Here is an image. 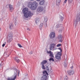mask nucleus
I'll return each mask as SVG.
<instances>
[{"label": "nucleus", "mask_w": 80, "mask_h": 80, "mask_svg": "<svg viewBox=\"0 0 80 80\" xmlns=\"http://www.w3.org/2000/svg\"><path fill=\"white\" fill-rule=\"evenodd\" d=\"M28 9L27 8H25L22 10V12L24 14V16L25 18L31 17L33 16V13L31 11H28Z\"/></svg>", "instance_id": "1"}, {"label": "nucleus", "mask_w": 80, "mask_h": 80, "mask_svg": "<svg viewBox=\"0 0 80 80\" xmlns=\"http://www.w3.org/2000/svg\"><path fill=\"white\" fill-rule=\"evenodd\" d=\"M37 2L36 1H34L33 2H28V6L32 10H36L37 8Z\"/></svg>", "instance_id": "2"}, {"label": "nucleus", "mask_w": 80, "mask_h": 80, "mask_svg": "<svg viewBox=\"0 0 80 80\" xmlns=\"http://www.w3.org/2000/svg\"><path fill=\"white\" fill-rule=\"evenodd\" d=\"M80 21V12L78 14V16L76 17V19L74 20V22L73 25H75V26H77L78 24V22Z\"/></svg>", "instance_id": "3"}, {"label": "nucleus", "mask_w": 80, "mask_h": 80, "mask_svg": "<svg viewBox=\"0 0 80 80\" xmlns=\"http://www.w3.org/2000/svg\"><path fill=\"white\" fill-rule=\"evenodd\" d=\"M14 73L13 76L14 78L12 79L10 78H8L7 79L8 80H15L16 78V77H17V69H14Z\"/></svg>", "instance_id": "4"}, {"label": "nucleus", "mask_w": 80, "mask_h": 80, "mask_svg": "<svg viewBox=\"0 0 80 80\" xmlns=\"http://www.w3.org/2000/svg\"><path fill=\"white\" fill-rule=\"evenodd\" d=\"M56 46V44L55 43H52L50 44V46L49 47V49L50 50H56V49H54V48Z\"/></svg>", "instance_id": "5"}, {"label": "nucleus", "mask_w": 80, "mask_h": 80, "mask_svg": "<svg viewBox=\"0 0 80 80\" xmlns=\"http://www.w3.org/2000/svg\"><path fill=\"white\" fill-rule=\"evenodd\" d=\"M62 55V52H58V53L56 55L55 58L57 60H61V55Z\"/></svg>", "instance_id": "6"}, {"label": "nucleus", "mask_w": 80, "mask_h": 80, "mask_svg": "<svg viewBox=\"0 0 80 80\" xmlns=\"http://www.w3.org/2000/svg\"><path fill=\"white\" fill-rule=\"evenodd\" d=\"M12 34H10L8 35V43H10L12 41Z\"/></svg>", "instance_id": "7"}, {"label": "nucleus", "mask_w": 80, "mask_h": 80, "mask_svg": "<svg viewBox=\"0 0 80 80\" xmlns=\"http://www.w3.org/2000/svg\"><path fill=\"white\" fill-rule=\"evenodd\" d=\"M49 37L50 38H54V37H55V33L53 32H51L49 35Z\"/></svg>", "instance_id": "8"}, {"label": "nucleus", "mask_w": 80, "mask_h": 80, "mask_svg": "<svg viewBox=\"0 0 80 80\" xmlns=\"http://www.w3.org/2000/svg\"><path fill=\"white\" fill-rule=\"evenodd\" d=\"M47 53L48 54H50L49 57H52V58H53L54 57V56H53V52H52L51 51H47Z\"/></svg>", "instance_id": "9"}, {"label": "nucleus", "mask_w": 80, "mask_h": 80, "mask_svg": "<svg viewBox=\"0 0 80 80\" xmlns=\"http://www.w3.org/2000/svg\"><path fill=\"white\" fill-rule=\"evenodd\" d=\"M43 7H40L38 8L37 9V10L38 12H39V13H40V12H42L43 11Z\"/></svg>", "instance_id": "10"}, {"label": "nucleus", "mask_w": 80, "mask_h": 80, "mask_svg": "<svg viewBox=\"0 0 80 80\" xmlns=\"http://www.w3.org/2000/svg\"><path fill=\"white\" fill-rule=\"evenodd\" d=\"M67 72L68 75H72L74 74V71L73 70H70L68 71Z\"/></svg>", "instance_id": "11"}, {"label": "nucleus", "mask_w": 80, "mask_h": 80, "mask_svg": "<svg viewBox=\"0 0 80 80\" xmlns=\"http://www.w3.org/2000/svg\"><path fill=\"white\" fill-rule=\"evenodd\" d=\"M9 6L10 12H12L14 10L13 8V6L11 5V4H9Z\"/></svg>", "instance_id": "12"}, {"label": "nucleus", "mask_w": 80, "mask_h": 80, "mask_svg": "<svg viewBox=\"0 0 80 80\" xmlns=\"http://www.w3.org/2000/svg\"><path fill=\"white\" fill-rule=\"evenodd\" d=\"M47 75H43L41 78V80H47Z\"/></svg>", "instance_id": "13"}, {"label": "nucleus", "mask_w": 80, "mask_h": 80, "mask_svg": "<svg viewBox=\"0 0 80 80\" xmlns=\"http://www.w3.org/2000/svg\"><path fill=\"white\" fill-rule=\"evenodd\" d=\"M48 62L46 60H44L42 61V62H41V63L43 65H45V64H46V63H47Z\"/></svg>", "instance_id": "14"}, {"label": "nucleus", "mask_w": 80, "mask_h": 80, "mask_svg": "<svg viewBox=\"0 0 80 80\" xmlns=\"http://www.w3.org/2000/svg\"><path fill=\"white\" fill-rule=\"evenodd\" d=\"M48 21V18L47 17H44V23H47V22Z\"/></svg>", "instance_id": "15"}, {"label": "nucleus", "mask_w": 80, "mask_h": 80, "mask_svg": "<svg viewBox=\"0 0 80 80\" xmlns=\"http://www.w3.org/2000/svg\"><path fill=\"white\" fill-rule=\"evenodd\" d=\"M62 24H58L56 26V28H59V27H62Z\"/></svg>", "instance_id": "16"}, {"label": "nucleus", "mask_w": 80, "mask_h": 80, "mask_svg": "<svg viewBox=\"0 0 80 80\" xmlns=\"http://www.w3.org/2000/svg\"><path fill=\"white\" fill-rule=\"evenodd\" d=\"M61 1V0H56V4L57 6H58V5H60Z\"/></svg>", "instance_id": "17"}, {"label": "nucleus", "mask_w": 80, "mask_h": 80, "mask_svg": "<svg viewBox=\"0 0 80 80\" xmlns=\"http://www.w3.org/2000/svg\"><path fill=\"white\" fill-rule=\"evenodd\" d=\"M13 24L12 23H11L10 24V26H9V28L11 30H12V29H13Z\"/></svg>", "instance_id": "18"}, {"label": "nucleus", "mask_w": 80, "mask_h": 80, "mask_svg": "<svg viewBox=\"0 0 80 80\" xmlns=\"http://www.w3.org/2000/svg\"><path fill=\"white\" fill-rule=\"evenodd\" d=\"M39 21H40V18H36L35 19V22L36 23H38L39 22Z\"/></svg>", "instance_id": "19"}, {"label": "nucleus", "mask_w": 80, "mask_h": 80, "mask_svg": "<svg viewBox=\"0 0 80 80\" xmlns=\"http://www.w3.org/2000/svg\"><path fill=\"white\" fill-rule=\"evenodd\" d=\"M14 59L15 60V61H16V62H17V63H19V62H20V60H19V59H18V57H15L14 58Z\"/></svg>", "instance_id": "20"}, {"label": "nucleus", "mask_w": 80, "mask_h": 80, "mask_svg": "<svg viewBox=\"0 0 80 80\" xmlns=\"http://www.w3.org/2000/svg\"><path fill=\"white\" fill-rule=\"evenodd\" d=\"M44 3L45 1H44V0H42L39 2V4L41 5H44Z\"/></svg>", "instance_id": "21"}, {"label": "nucleus", "mask_w": 80, "mask_h": 80, "mask_svg": "<svg viewBox=\"0 0 80 80\" xmlns=\"http://www.w3.org/2000/svg\"><path fill=\"white\" fill-rule=\"evenodd\" d=\"M43 23H41L39 26V28L40 30H42V28H43Z\"/></svg>", "instance_id": "22"}, {"label": "nucleus", "mask_w": 80, "mask_h": 80, "mask_svg": "<svg viewBox=\"0 0 80 80\" xmlns=\"http://www.w3.org/2000/svg\"><path fill=\"white\" fill-rule=\"evenodd\" d=\"M63 19H64V18L62 16H60V21H61V22H62Z\"/></svg>", "instance_id": "23"}, {"label": "nucleus", "mask_w": 80, "mask_h": 80, "mask_svg": "<svg viewBox=\"0 0 80 80\" xmlns=\"http://www.w3.org/2000/svg\"><path fill=\"white\" fill-rule=\"evenodd\" d=\"M63 38V37H62V35H59L58 36V39H62Z\"/></svg>", "instance_id": "24"}, {"label": "nucleus", "mask_w": 80, "mask_h": 80, "mask_svg": "<svg viewBox=\"0 0 80 80\" xmlns=\"http://www.w3.org/2000/svg\"><path fill=\"white\" fill-rule=\"evenodd\" d=\"M43 74H45L46 75H48V72H47V71H45L42 72Z\"/></svg>", "instance_id": "25"}, {"label": "nucleus", "mask_w": 80, "mask_h": 80, "mask_svg": "<svg viewBox=\"0 0 80 80\" xmlns=\"http://www.w3.org/2000/svg\"><path fill=\"white\" fill-rule=\"evenodd\" d=\"M42 66V68L43 70H44V69H45V66H44V64H41Z\"/></svg>", "instance_id": "26"}, {"label": "nucleus", "mask_w": 80, "mask_h": 80, "mask_svg": "<svg viewBox=\"0 0 80 80\" xmlns=\"http://www.w3.org/2000/svg\"><path fill=\"white\" fill-rule=\"evenodd\" d=\"M49 61H52V62H54V59L52 58H50L49 59Z\"/></svg>", "instance_id": "27"}, {"label": "nucleus", "mask_w": 80, "mask_h": 80, "mask_svg": "<svg viewBox=\"0 0 80 80\" xmlns=\"http://www.w3.org/2000/svg\"><path fill=\"white\" fill-rule=\"evenodd\" d=\"M58 50H59L60 51V52H61V53H62V49L61 48H58Z\"/></svg>", "instance_id": "28"}, {"label": "nucleus", "mask_w": 80, "mask_h": 80, "mask_svg": "<svg viewBox=\"0 0 80 80\" xmlns=\"http://www.w3.org/2000/svg\"><path fill=\"white\" fill-rule=\"evenodd\" d=\"M68 2L69 3H71L72 2V0H68Z\"/></svg>", "instance_id": "29"}, {"label": "nucleus", "mask_w": 80, "mask_h": 80, "mask_svg": "<svg viewBox=\"0 0 80 80\" xmlns=\"http://www.w3.org/2000/svg\"><path fill=\"white\" fill-rule=\"evenodd\" d=\"M18 46L20 47V48H22V46L21 45V44H18Z\"/></svg>", "instance_id": "30"}, {"label": "nucleus", "mask_w": 80, "mask_h": 80, "mask_svg": "<svg viewBox=\"0 0 80 80\" xmlns=\"http://www.w3.org/2000/svg\"><path fill=\"white\" fill-rule=\"evenodd\" d=\"M64 65L65 67H67V63L65 62H64Z\"/></svg>", "instance_id": "31"}, {"label": "nucleus", "mask_w": 80, "mask_h": 80, "mask_svg": "<svg viewBox=\"0 0 80 80\" xmlns=\"http://www.w3.org/2000/svg\"><path fill=\"white\" fill-rule=\"evenodd\" d=\"M61 46V44H59L57 45L56 47H60Z\"/></svg>", "instance_id": "32"}, {"label": "nucleus", "mask_w": 80, "mask_h": 80, "mask_svg": "<svg viewBox=\"0 0 80 80\" xmlns=\"http://www.w3.org/2000/svg\"><path fill=\"white\" fill-rule=\"evenodd\" d=\"M59 40L60 42H62V39H59Z\"/></svg>", "instance_id": "33"}, {"label": "nucleus", "mask_w": 80, "mask_h": 80, "mask_svg": "<svg viewBox=\"0 0 80 80\" xmlns=\"http://www.w3.org/2000/svg\"><path fill=\"white\" fill-rule=\"evenodd\" d=\"M67 0H65L64 1V3H66V2H67Z\"/></svg>", "instance_id": "34"}, {"label": "nucleus", "mask_w": 80, "mask_h": 80, "mask_svg": "<svg viewBox=\"0 0 80 80\" xmlns=\"http://www.w3.org/2000/svg\"><path fill=\"white\" fill-rule=\"evenodd\" d=\"M44 26L46 27H47V23H45V25H44Z\"/></svg>", "instance_id": "35"}, {"label": "nucleus", "mask_w": 80, "mask_h": 80, "mask_svg": "<svg viewBox=\"0 0 80 80\" xmlns=\"http://www.w3.org/2000/svg\"><path fill=\"white\" fill-rule=\"evenodd\" d=\"M64 80H68V79H67V77H66L64 79Z\"/></svg>", "instance_id": "36"}, {"label": "nucleus", "mask_w": 80, "mask_h": 80, "mask_svg": "<svg viewBox=\"0 0 80 80\" xmlns=\"http://www.w3.org/2000/svg\"><path fill=\"white\" fill-rule=\"evenodd\" d=\"M5 44H3L2 45V47H4L5 46Z\"/></svg>", "instance_id": "37"}, {"label": "nucleus", "mask_w": 80, "mask_h": 80, "mask_svg": "<svg viewBox=\"0 0 80 80\" xmlns=\"http://www.w3.org/2000/svg\"><path fill=\"white\" fill-rule=\"evenodd\" d=\"M46 68L47 69H48V66H46Z\"/></svg>", "instance_id": "38"}, {"label": "nucleus", "mask_w": 80, "mask_h": 80, "mask_svg": "<svg viewBox=\"0 0 80 80\" xmlns=\"http://www.w3.org/2000/svg\"><path fill=\"white\" fill-rule=\"evenodd\" d=\"M32 53H33V52H32V51H31V52H30V54H32Z\"/></svg>", "instance_id": "39"}, {"label": "nucleus", "mask_w": 80, "mask_h": 80, "mask_svg": "<svg viewBox=\"0 0 80 80\" xmlns=\"http://www.w3.org/2000/svg\"><path fill=\"white\" fill-rule=\"evenodd\" d=\"M73 68V66H72L71 67V68Z\"/></svg>", "instance_id": "40"}, {"label": "nucleus", "mask_w": 80, "mask_h": 80, "mask_svg": "<svg viewBox=\"0 0 80 80\" xmlns=\"http://www.w3.org/2000/svg\"><path fill=\"white\" fill-rule=\"evenodd\" d=\"M40 0H36V1H37V2H39V1H40Z\"/></svg>", "instance_id": "41"}, {"label": "nucleus", "mask_w": 80, "mask_h": 80, "mask_svg": "<svg viewBox=\"0 0 80 80\" xmlns=\"http://www.w3.org/2000/svg\"><path fill=\"white\" fill-rule=\"evenodd\" d=\"M27 30H29H29H30V29L29 28H28L27 29Z\"/></svg>", "instance_id": "42"}, {"label": "nucleus", "mask_w": 80, "mask_h": 80, "mask_svg": "<svg viewBox=\"0 0 80 80\" xmlns=\"http://www.w3.org/2000/svg\"><path fill=\"white\" fill-rule=\"evenodd\" d=\"M20 73V72H19V71H18V76L19 75V73Z\"/></svg>", "instance_id": "43"}, {"label": "nucleus", "mask_w": 80, "mask_h": 80, "mask_svg": "<svg viewBox=\"0 0 80 80\" xmlns=\"http://www.w3.org/2000/svg\"><path fill=\"white\" fill-rule=\"evenodd\" d=\"M1 66H2V65H1V64H0V67H1Z\"/></svg>", "instance_id": "44"}, {"label": "nucleus", "mask_w": 80, "mask_h": 80, "mask_svg": "<svg viewBox=\"0 0 80 80\" xmlns=\"http://www.w3.org/2000/svg\"><path fill=\"white\" fill-rule=\"evenodd\" d=\"M30 0V1H34V0Z\"/></svg>", "instance_id": "45"}, {"label": "nucleus", "mask_w": 80, "mask_h": 80, "mask_svg": "<svg viewBox=\"0 0 80 80\" xmlns=\"http://www.w3.org/2000/svg\"><path fill=\"white\" fill-rule=\"evenodd\" d=\"M0 30H1V29L0 28Z\"/></svg>", "instance_id": "46"}, {"label": "nucleus", "mask_w": 80, "mask_h": 80, "mask_svg": "<svg viewBox=\"0 0 80 80\" xmlns=\"http://www.w3.org/2000/svg\"><path fill=\"white\" fill-rule=\"evenodd\" d=\"M9 56H8V57Z\"/></svg>", "instance_id": "47"}]
</instances>
